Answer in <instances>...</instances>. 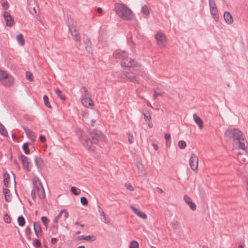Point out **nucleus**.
Returning a JSON list of instances; mask_svg holds the SVG:
<instances>
[{
    "instance_id": "f257e3e1",
    "label": "nucleus",
    "mask_w": 248,
    "mask_h": 248,
    "mask_svg": "<svg viewBox=\"0 0 248 248\" xmlns=\"http://www.w3.org/2000/svg\"><path fill=\"white\" fill-rule=\"evenodd\" d=\"M224 137L227 142L232 139L233 142L238 145L240 149H245L248 147V143L245 135L237 128H231L227 130L224 133Z\"/></svg>"
},
{
    "instance_id": "f03ea898",
    "label": "nucleus",
    "mask_w": 248,
    "mask_h": 248,
    "mask_svg": "<svg viewBox=\"0 0 248 248\" xmlns=\"http://www.w3.org/2000/svg\"><path fill=\"white\" fill-rule=\"evenodd\" d=\"M88 133L89 135H82L80 140L86 149L93 151L94 149L93 145L96 144L99 140H104L105 138L102 132L96 129L90 130Z\"/></svg>"
},
{
    "instance_id": "7ed1b4c3",
    "label": "nucleus",
    "mask_w": 248,
    "mask_h": 248,
    "mask_svg": "<svg viewBox=\"0 0 248 248\" xmlns=\"http://www.w3.org/2000/svg\"><path fill=\"white\" fill-rule=\"evenodd\" d=\"M114 9L116 14L122 19L127 21L131 20L132 19L133 13L125 4L115 3Z\"/></svg>"
},
{
    "instance_id": "20e7f679",
    "label": "nucleus",
    "mask_w": 248,
    "mask_h": 248,
    "mask_svg": "<svg viewBox=\"0 0 248 248\" xmlns=\"http://www.w3.org/2000/svg\"><path fill=\"white\" fill-rule=\"evenodd\" d=\"M33 189L37 194L39 198L41 200H43L45 198V193L44 189L39 180H35L33 182Z\"/></svg>"
},
{
    "instance_id": "39448f33",
    "label": "nucleus",
    "mask_w": 248,
    "mask_h": 248,
    "mask_svg": "<svg viewBox=\"0 0 248 248\" xmlns=\"http://www.w3.org/2000/svg\"><path fill=\"white\" fill-rule=\"evenodd\" d=\"M124 73V75L122 77V78L133 82L138 81L136 74L134 72L133 68L129 69H125Z\"/></svg>"
},
{
    "instance_id": "423d86ee",
    "label": "nucleus",
    "mask_w": 248,
    "mask_h": 248,
    "mask_svg": "<svg viewBox=\"0 0 248 248\" xmlns=\"http://www.w3.org/2000/svg\"><path fill=\"white\" fill-rule=\"evenodd\" d=\"M121 65L126 69H129V68H132L133 66H138V63L135 61L134 60L128 58L127 54L124 57L121 62Z\"/></svg>"
},
{
    "instance_id": "0eeeda50",
    "label": "nucleus",
    "mask_w": 248,
    "mask_h": 248,
    "mask_svg": "<svg viewBox=\"0 0 248 248\" xmlns=\"http://www.w3.org/2000/svg\"><path fill=\"white\" fill-rule=\"evenodd\" d=\"M248 147L245 149H242V152H237L236 154L237 155V159L241 163H248Z\"/></svg>"
},
{
    "instance_id": "6e6552de",
    "label": "nucleus",
    "mask_w": 248,
    "mask_h": 248,
    "mask_svg": "<svg viewBox=\"0 0 248 248\" xmlns=\"http://www.w3.org/2000/svg\"><path fill=\"white\" fill-rule=\"evenodd\" d=\"M155 38L157 40L158 45L162 47H165L167 43L166 36L161 32H157L155 34Z\"/></svg>"
},
{
    "instance_id": "1a4fd4ad",
    "label": "nucleus",
    "mask_w": 248,
    "mask_h": 248,
    "mask_svg": "<svg viewBox=\"0 0 248 248\" xmlns=\"http://www.w3.org/2000/svg\"><path fill=\"white\" fill-rule=\"evenodd\" d=\"M68 26L69 27V30L71 32V34L73 38V39H74L76 41H79L80 40V37L79 36V33L78 32L76 31V29H74L73 31H72L70 28V26H73V21L72 19L70 18L68 20L67 22Z\"/></svg>"
},
{
    "instance_id": "9d476101",
    "label": "nucleus",
    "mask_w": 248,
    "mask_h": 248,
    "mask_svg": "<svg viewBox=\"0 0 248 248\" xmlns=\"http://www.w3.org/2000/svg\"><path fill=\"white\" fill-rule=\"evenodd\" d=\"M198 161L199 159L197 156L194 154H192L189 159V165L192 170H195L197 169Z\"/></svg>"
},
{
    "instance_id": "9b49d317",
    "label": "nucleus",
    "mask_w": 248,
    "mask_h": 248,
    "mask_svg": "<svg viewBox=\"0 0 248 248\" xmlns=\"http://www.w3.org/2000/svg\"><path fill=\"white\" fill-rule=\"evenodd\" d=\"M19 159L22 162L23 168L27 171H30L31 170V167L29 166L30 162L28 157L22 155L19 156Z\"/></svg>"
},
{
    "instance_id": "f8f14e48",
    "label": "nucleus",
    "mask_w": 248,
    "mask_h": 248,
    "mask_svg": "<svg viewBox=\"0 0 248 248\" xmlns=\"http://www.w3.org/2000/svg\"><path fill=\"white\" fill-rule=\"evenodd\" d=\"M1 83L4 86L10 87L14 85V79L11 76L8 74V76H6V78L1 81Z\"/></svg>"
},
{
    "instance_id": "ddd939ff",
    "label": "nucleus",
    "mask_w": 248,
    "mask_h": 248,
    "mask_svg": "<svg viewBox=\"0 0 248 248\" xmlns=\"http://www.w3.org/2000/svg\"><path fill=\"white\" fill-rule=\"evenodd\" d=\"M81 102L85 107L87 108L92 106L93 104L92 99L87 94L83 95Z\"/></svg>"
},
{
    "instance_id": "4468645a",
    "label": "nucleus",
    "mask_w": 248,
    "mask_h": 248,
    "mask_svg": "<svg viewBox=\"0 0 248 248\" xmlns=\"http://www.w3.org/2000/svg\"><path fill=\"white\" fill-rule=\"evenodd\" d=\"M29 3L28 9L31 14L34 15L36 13L35 6L36 2L35 0H28Z\"/></svg>"
},
{
    "instance_id": "2eb2a0df",
    "label": "nucleus",
    "mask_w": 248,
    "mask_h": 248,
    "mask_svg": "<svg viewBox=\"0 0 248 248\" xmlns=\"http://www.w3.org/2000/svg\"><path fill=\"white\" fill-rule=\"evenodd\" d=\"M3 17L6 21V24L7 26H11L13 25L14 20L9 13L8 12H4Z\"/></svg>"
},
{
    "instance_id": "dca6fc26",
    "label": "nucleus",
    "mask_w": 248,
    "mask_h": 248,
    "mask_svg": "<svg viewBox=\"0 0 248 248\" xmlns=\"http://www.w3.org/2000/svg\"><path fill=\"white\" fill-rule=\"evenodd\" d=\"M34 231L37 237H41L42 235V231L40 222H34Z\"/></svg>"
},
{
    "instance_id": "f3484780",
    "label": "nucleus",
    "mask_w": 248,
    "mask_h": 248,
    "mask_svg": "<svg viewBox=\"0 0 248 248\" xmlns=\"http://www.w3.org/2000/svg\"><path fill=\"white\" fill-rule=\"evenodd\" d=\"M184 200L185 202L189 206L191 210L195 211L196 209V204L192 202L191 199L188 195H184Z\"/></svg>"
},
{
    "instance_id": "a211bd4d",
    "label": "nucleus",
    "mask_w": 248,
    "mask_h": 248,
    "mask_svg": "<svg viewBox=\"0 0 248 248\" xmlns=\"http://www.w3.org/2000/svg\"><path fill=\"white\" fill-rule=\"evenodd\" d=\"M130 208L140 218L144 219H146L147 218V216L146 214L141 212L138 209L135 207L133 205H130Z\"/></svg>"
},
{
    "instance_id": "6ab92c4d",
    "label": "nucleus",
    "mask_w": 248,
    "mask_h": 248,
    "mask_svg": "<svg viewBox=\"0 0 248 248\" xmlns=\"http://www.w3.org/2000/svg\"><path fill=\"white\" fill-rule=\"evenodd\" d=\"M24 129L28 138L33 141H35L36 136L34 133L28 128H24Z\"/></svg>"
},
{
    "instance_id": "aec40b11",
    "label": "nucleus",
    "mask_w": 248,
    "mask_h": 248,
    "mask_svg": "<svg viewBox=\"0 0 248 248\" xmlns=\"http://www.w3.org/2000/svg\"><path fill=\"white\" fill-rule=\"evenodd\" d=\"M126 53L124 51L116 50L113 54V57L116 59H121L122 60L126 56Z\"/></svg>"
},
{
    "instance_id": "412c9836",
    "label": "nucleus",
    "mask_w": 248,
    "mask_h": 248,
    "mask_svg": "<svg viewBox=\"0 0 248 248\" xmlns=\"http://www.w3.org/2000/svg\"><path fill=\"white\" fill-rule=\"evenodd\" d=\"M83 40L86 50L88 52H91L92 51V43L90 40L87 36H86L83 37Z\"/></svg>"
},
{
    "instance_id": "4be33fe9",
    "label": "nucleus",
    "mask_w": 248,
    "mask_h": 248,
    "mask_svg": "<svg viewBox=\"0 0 248 248\" xmlns=\"http://www.w3.org/2000/svg\"><path fill=\"white\" fill-rule=\"evenodd\" d=\"M193 120L195 123L199 126L200 129L203 127V121L196 113L193 114Z\"/></svg>"
},
{
    "instance_id": "5701e85b",
    "label": "nucleus",
    "mask_w": 248,
    "mask_h": 248,
    "mask_svg": "<svg viewBox=\"0 0 248 248\" xmlns=\"http://www.w3.org/2000/svg\"><path fill=\"white\" fill-rule=\"evenodd\" d=\"M224 18L225 22L228 24H231L233 23V18L229 12H225L224 14Z\"/></svg>"
},
{
    "instance_id": "b1692460",
    "label": "nucleus",
    "mask_w": 248,
    "mask_h": 248,
    "mask_svg": "<svg viewBox=\"0 0 248 248\" xmlns=\"http://www.w3.org/2000/svg\"><path fill=\"white\" fill-rule=\"evenodd\" d=\"M3 192L5 196V199L7 202H10L12 200V195L10 190L7 188H3Z\"/></svg>"
},
{
    "instance_id": "393cba45",
    "label": "nucleus",
    "mask_w": 248,
    "mask_h": 248,
    "mask_svg": "<svg viewBox=\"0 0 248 248\" xmlns=\"http://www.w3.org/2000/svg\"><path fill=\"white\" fill-rule=\"evenodd\" d=\"M211 14L213 18L217 22L219 20V16L218 14L217 8L210 10Z\"/></svg>"
},
{
    "instance_id": "a878e982",
    "label": "nucleus",
    "mask_w": 248,
    "mask_h": 248,
    "mask_svg": "<svg viewBox=\"0 0 248 248\" xmlns=\"http://www.w3.org/2000/svg\"><path fill=\"white\" fill-rule=\"evenodd\" d=\"M80 240V239H79ZM80 240H86L87 241H93L96 240V237L94 235H81Z\"/></svg>"
},
{
    "instance_id": "bb28decb",
    "label": "nucleus",
    "mask_w": 248,
    "mask_h": 248,
    "mask_svg": "<svg viewBox=\"0 0 248 248\" xmlns=\"http://www.w3.org/2000/svg\"><path fill=\"white\" fill-rule=\"evenodd\" d=\"M16 40L18 43V44L21 46H23L25 44V40L23 38V36L22 34L20 33L16 36Z\"/></svg>"
},
{
    "instance_id": "cd10ccee",
    "label": "nucleus",
    "mask_w": 248,
    "mask_h": 248,
    "mask_svg": "<svg viewBox=\"0 0 248 248\" xmlns=\"http://www.w3.org/2000/svg\"><path fill=\"white\" fill-rule=\"evenodd\" d=\"M0 134L5 137H8V132L4 125L0 123Z\"/></svg>"
},
{
    "instance_id": "c85d7f7f",
    "label": "nucleus",
    "mask_w": 248,
    "mask_h": 248,
    "mask_svg": "<svg viewBox=\"0 0 248 248\" xmlns=\"http://www.w3.org/2000/svg\"><path fill=\"white\" fill-rule=\"evenodd\" d=\"M165 139L166 140V146L167 147H170L171 143L170 135L169 134H166L165 135Z\"/></svg>"
},
{
    "instance_id": "c756f323",
    "label": "nucleus",
    "mask_w": 248,
    "mask_h": 248,
    "mask_svg": "<svg viewBox=\"0 0 248 248\" xmlns=\"http://www.w3.org/2000/svg\"><path fill=\"white\" fill-rule=\"evenodd\" d=\"M34 161L35 165L38 167H41L43 164V161L40 157L36 156H35Z\"/></svg>"
},
{
    "instance_id": "7c9ffc66",
    "label": "nucleus",
    "mask_w": 248,
    "mask_h": 248,
    "mask_svg": "<svg viewBox=\"0 0 248 248\" xmlns=\"http://www.w3.org/2000/svg\"><path fill=\"white\" fill-rule=\"evenodd\" d=\"M4 180L3 182L4 185L8 187L9 185V181L10 180V176L8 173H4L3 175Z\"/></svg>"
},
{
    "instance_id": "2f4dec72",
    "label": "nucleus",
    "mask_w": 248,
    "mask_h": 248,
    "mask_svg": "<svg viewBox=\"0 0 248 248\" xmlns=\"http://www.w3.org/2000/svg\"><path fill=\"white\" fill-rule=\"evenodd\" d=\"M8 74L6 72L0 70V82H1L4 78H6Z\"/></svg>"
},
{
    "instance_id": "473e14b6",
    "label": "nucleus",
    "mask_w": 248,
    "mask_h": 248,
    "mask_svg": "<svg viewBox=\"0 0 248 248\" xmlns=\"http://www.w3.org/2000/svg\"><path fill=\"white\" fill-rule=\"evenodd\" d=\"M141 12L146 16H149L150 14L149 9L147 5H144L142 7Z\"/></svg>"
},
{
    "instance_id": "72a5a7b5",
    "label": "nucleus",
    "mask_w": 248,
    "mask_h": 248,
    "mask_svg": "<svg viewBox=\"0 0 248 248\" xmlns=\"http://www.w3.org/2000/svg\"><path fill=\"white\" fill-rule=\"evenodd\" d=\"M29 143L28 142H27V143H24V144L23 145V149L24 151V153L27 154V155H28L30 154V150L29 149Z\"/></svg>"
},
{
    "instance_id": "f704fd0d",
    "label": "nucleus",
    "mask_w": 248,
    "mask_h": 248,
    "mask_svg": "<svg viewBox=\"0 0 248 248\" xmlns=\"http://www.w3.org/2000/svg\"><path fill=\"white\" fill-rule=\"evenodd\" d=\"M129 247V248H139V245L137 241L133 240L130 242Z\"/></svg>"
},
{
    "instance_id": "c9c22d12",
    "label": "nucleus",
    "mask_w": 248,
    "mask_h": 248,
    "mask_svg": "<svg viewBox=\"0 0 248 248\" xmlns=\"http://www.w3.org/2000/svg\"><path fill=\"white\" fill-rule=\"evenodd\" d=\"M43 100H44V101L45 105L47 107H48L49 108H51V106L50 105V103H49L48 97V96L46 95H45L43 96Z\"/></svg>"
},
{
    "instance_id": "e433bc0d",
    "label": "nucleus",
    "mask_w": 248,
    "mask_h": 248,
    "mask_svg": "<svg viewBox=\"0 0 248 248\" xmlns=\"http://www.w3.org/2000/svg\"><path fill=\"white\" fill-rule=\"evenodd\" d=\"M17 221L18 222V225L20 226H23L25 224V219L24 217L22 216L18 217L17 218Z\"/></svg>"
},
{
    "instance_id": "4c0bfd02",
    "label": "nucleus",
    "mask_w": 248,
    "mask_h": 248,
    "mask_svg": "<svg viewBox=\"0 0 248 248\" xmlns=\"http://www.w3.org/2000/svg\"><path fill=\"white\" fill-rule=\"evenodd\" d=\"M71 191L75 195H78L80 192V190L75 186L71 187Z\"/></svg>"
},
{
    "instance_id": "58836bf2",
    "label": "nucleus",
    "mask_w": 248,
    "mask_h": 248,
    "mask_svg": "<svg viewBox=\"0 0 248 248\" xmlns=\"http://www.w3.org/2000/svg\"><path fill=\"white\" fill-rule=\"evenodd\" d=\"M137 167L139 170V173L140 174H142L144 170V167L142 164L140 162L138 163L137 164Z\"/></svg>"
},
{
    "instance_id": "ea45409f",
    "label": "nucleus",
    "mask_w": 248,
    "mask_h": 248,
    "mask_svg": "<svg viewBox=\"0 0 248 248\" xmlns=\"http://www.w3.org/2000/svg\"><path fill=\"white\" fill-rule=\"evenodd\" d=\"M209 6H210V10L217 8L216 4L214 0H209Z\"/></svg>"
},
{
    "instance_id": "a19ab883",
    "label": "nucleus",
    "mask_w": 248,
    "mask_h": 248,
    "mask_svg": "<svg viewBox=\"0 0 248 248\" xmlns=\"http://www.w3.org/2000/svg\"><path fill=\"white\" fill-rule=\"evenodd\" d=\"M186 142L184 140H180L178 142V147L182 149H183L186 147Z\"/></svg>"
},
{
    "instance_id": "79ce46f5",
    "label": "nucleus",
    "mask_w": 248,
    "mask_h": 248,
    "mask_svg": "<svg viewBox=\"0 0 248 248\" xmlns=\"http://www.w3.org/2000/svg\"><path fill=\"white\" fill-rule=\"evenodd\" d=\"M26 78L27 79H28L30 81H32L33 80V75L31 72L28 71L26 72Z\"/></svg>"
},
{
    "instance_id": "37998d69",
    "label": "nucleus",
    "mask_w": 248,
    "mask_h": 248,
    "mask_svg": "<svg viewBox=\"0 0 248 248\" xmlns=\"http://www.w3.org/2000/svg\"><path fill=\"white\" fill-rule=\"evenodd\" d=\"M41 220L42 222L43 223L44 225L47 227V224L48 222H49V220L46 217H41Z\"/></svg>"
},
{
    "instance_id": "c03bdc74",
    "label": "nucleus",
    "mask_w": 248,
    "mask_h": 248,
    "mask_svg": "<svg viewBox=\"0 0 248 248\" xmlns=\"http://www.w3.org/2000/svg\"><path fill=\"white\" fill-rule=\"evenodd\" d=\"M55 93L60 98H61L63 100H65V97L62 95V92L60 90H59V89H57L55 90Z\"/></svg>"
},
{
    "instance_id": "a18cd8bd",
    "label": "nucleus",
    "mask_w": 248,
    "mask_h": 248,
    "mask_svg": "<svg viewBox=\"0 0 248 248\" xmlns=\"http://www.w3.org/2000/svg\"><path fill=\"white\" fill-rule=\"evenodd\" d=\"M144 120L145 121H149L151 119L150 113L149 112L144 113Z\"/></svg>"
},
{
    "instance_id": "49530a36",
    "label": "nucleus",
    "mask_w": 248,
    "mask_h": 248,
    "mask_svg": "<svg viewBox=\"0 0 248 248\" xmlns=\"http://www.w3.org/2000/svg\"><path fill=\"white\" fill-rule=\"evenodd\" d=\"M128 140L130 143H132L134 141V138L132 134H128Z\"/></svg>"
},
{
    "instance_id": "de8ad7c7",
    "label": "nucleus",
    "mask_w": 248,
    "mask_h": 248,
    "mask_svg": "<svg viewBox=\"0 0 248 248\" xmlns=\"http://www.w3.org/2000/svg\"><path fill=\"white\" fill-rule=\"evenodd\" d=\"M80 202L84 206H86L88 204V201L86 198L85 197H82L80 198Z\"/></svg>"
},
{
    "instance_id": "09e8293b",
    "label": "nucleus",
    "mask_w": 248,
    "mask_h": 248,
    "mask_svg": "<svg viewBox=\"0 0 248 248\" xmlns=\"http://www.w3.org/2000/svg\"><path fill=\"white\" fill-rule=\"evenodd\" d=\"M3 219L5 222L9 223L11 222V218L9 215L5 214L3 217Z\"/></svg>"
},
{
    "instance_id": "8fccbe9b",
    "label": "nucleus",
    "mask_w": 248,
    "mask_h": 248,
    "mask_svg": "<svg viewBox=\"0 0 248 248\" xmlns=\"http://www.w3.org/2000/svg\"><path fill=\"white\" fill-rule=\"evenodd\" d=\"M33 245L35 246V247H39L41 246V242L40 241L37 239H35L34 240V241H33Z\"/></svg>"
},
{
    "instance_id": "3c124183",
    "label": "nucleus",
    "mask_w": 248,
    "mask_h": 248,
    "mask_svg": "<svg viewBox=\"0 0 248 248\" xmlns=\"http://www.w3.org/2000/svg\"><path fill=\"white\" fill-rule=\"evenodd\" d=\"M59 217H56L53 221V227H56L57 226V223L59 220Z\"/></svg>"
},
{
    "instance_id": "603ef678",
    "label": "nucleus",
    "mask_w": 248,
    "mask_h": 248,
    "mask_svg": "<svg viewBox=\"0 0 248 248\" xmlns=\"http://www.w3.org/2000/svg\"><path fill=\"white\" fill-rule=\"evenodd\" d=\"M125 186L128 190L131 191H133L134 190V188L130 184H125Z\"/></svg>"
},
{
    "instance_id": "864d4df0",
    "label": "nucleus",
    "mask_w": 248,
    "mask_h": 248,
    "mask_svg": "<svg viewBox=\"0 0 248 248\" xmlns=\"http://www.w3.org/2000/svg\"><path fill=\"white\" fill-rule=\"evenodd\" d=\"M101 219L105 223H108L109 222V219L105 216V215L102 216V218H101Z\"/></svg>"
},
{
    "instance_id": "5fc2aeb1",
    "label": "nucleus",
    "mask_w": 248,
    "mask_h": 248,
    "mask_svg": "<svg viewBox=\"0 0 248 248\" xmlns=\"http://www.w3.org/2000/svg\"><path fill=\"white\" fill-rule=\"evenodd\" d=\"M2 7L3 8V9H7L9 8V4L7 2V1H4L2 4Z\"/></svg>"
},
{
    "instance_id": "6e6d98bb",
    "label": "nucleus",
    "mask_w": 248,
    "mask_h": 248,
    "mask_svg": "<svg viewBox=\"0 0 248 248\" xmlns=\"http://www.w3.org/2000/svg\"><path fill=\"white\" fill-rule=\"evenodd\" d=\"M25 232L27 235H29L31 233V229L29 226L26 227L25 229Z\"/></svg>"
},
{
    "instance_id": "4d7b16f0",
    "label": "nucleus",
    "mask_w": 248,
    "mask_h": 248,
    "mask_svg": "<svg viewBox=\"0 0 248 248\" xmlns=\"http://www.w3.org/2000/svg\"><path fill=\"white\" fill-rule=\"evenodd\" d=\"M162 95V93H157V92H156L155 91H154V94L153 95V97L155 99H156L157 97L159 96V95Z\"/></svg>"
},
{
    "instance_id": "13d9d810",
    "label": "nucleus",
    "mask_w": 248,
    "mask_h": 248,
    "mask_svg": "<svg viewBox=\"0 0 248 248\" xmlns=\"http://www.w3.org/2000/svg\"><path fill=\"white\" fill-rule=\"evenodd\" d=\"M63 219L64 220H65L68 217V213L65 210H64V212H63Z\"/></svg>"
},
{
    "instance_id": "bf43d9fd",
    "label": "nucleus",
    "mask_w": 248,
    "mask_h": 248,
    "mask_svg": "<svg viewBox=\"0 0 248 248\" xmlns=\"http://www.w3.org/2000/svg\"><path fill=\"white\" fill-rule=\"evenodd\" d=\"M39 139L42 142H45L46 140L45 137L42 135L40 136Z\"/></svg>"
},
{
    "instance_id": "052dcab7",
    "label": "nucleus",
    "mask_w": 248,
    "mask_h": 248,
    "mask_svg": "<svg viewBox=\"0 0 248 248\" xmlns=\"http://www.w3.org/2000/svg\"><path fill=\"white\" fill-rule=\"evenodd\" d=\"M31 197L33 198V199H34L36 198V193L33 189H32V190L31 191Z\"/></svg>"
},
{
    "instance_id": "680f3d73",
    "label": "nucleus",
    "mask_w": 248,
    "mask_h": 248,
    "mask_svg": "<svg viewBox=\"0 0 248 248\" xmlns=\"http://www.w3.org/2000/svg\"><path fill=\"white\" fill-rule=\"evenodd\" d=\"M99 213H100V215L102 217L103 216H104L105 215V213L104 212L101 210V208L100 207H99V210H98Z\"/></svg>"
},
{
    "instance_id": "e2e57ef3",
    "label": "nucleus",
    "mask_w": 248,
    "mask_h": 248,
    "mask_svg": "<svg viewBox=\"0 0 248 248\" xmlns=\"http://www.w3.org/2000/svg\"><path fill=\"white\" fill-rule=\"evenodd\" d=\"M51 243H52V244H55V243H57V238H52L51 239Z\"/></svg>"
},
{
    "instance_id": "0e129e2a",
    "label": "nucleus",
    "mask_w": 248,
    "mask_h": 248,
    "mask_svg": "<svg viewBox=\"0 0 248 248\" xmlns=\"http://www.w3.org/2000/svg\"><path fill=\"white\" fill-rule=\"evenodd\" d=\"M63 212H64V210H62L57 217H59V218H60L63 215Z\"/></svg>"
},
{
    "instance_id": "69168bd1",
    "label": "nucleus",
    "mask_w": 248,
    "mask_h": 248,
    "mask_svg": "<svg viewBox=\"0 0 248 248\" xmlns=\"http://www.w3.org/2000/svg\"><path fill=\"white\" fill-rule=\"evenodd\" d=\"M156 190L159 193H162L163 192V190L161 188H159V187H157Z\"/></svg>"
},
{
    "instance_id": "338daca9",
    "label": "nucleus",
    "mask_w": 248,
    "mask_h": 248,
    "mask_svg": "<svg viewBox=\"0 0 248 248\" xmlns=\"http://www.w3.org/2000/svg\"><path fill=\"white\" fill-rule=\"evenodd\" d=\"M97 11L99 13H101L102 11V8H98L97 9Z\"/></svg>"
},
{
    "instance_id": "774afa93",
    "label": "nucleus",
    "mask_w": 248,
    "mask_h": 248,
    "mask_svg": "<svg viewBox=\"0 0 248 248\" xmlns=\"http://www.w3.org/2000/svg\"><path fill=\"white\" fill-rule=\"evenodd\" d=\"M246 183H247L246 189H247V190H248V177L247 178Z\"/></svg>"
}]
</instances>
